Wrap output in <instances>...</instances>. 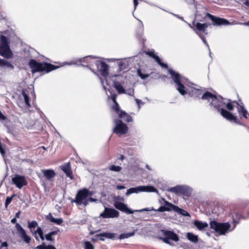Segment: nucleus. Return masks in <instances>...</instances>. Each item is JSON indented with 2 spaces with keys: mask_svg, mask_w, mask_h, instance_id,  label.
I'll use <instances>...</instances> for the list:
<instances>
[{
  "mask_svg": "<svg viewBox=\"0 0 249 249\" xmlns=\"http://www.w3.org/2000/svg\"><path fill=\"white\" fill-rule=\"evenodd\" d=\"M29 65L32 69L33 73L42 71L49 72L58 68L57 66L46 62L44 63H38L34 59H31L29 61Z\"/></svg>",
  "mask_w": 249,
  "mask_h": 249,
  "instance_id": "obj_1",
  "label": "nucleus"
},
{
  "mask_svg": "<svg viewBox=\"0 0 249 249\" xmlns=\"http://www.w3.org/2000/svg\"><path fill=\"white\" fill-rule=\"evenodd\" d=\"M216 101L215 104H210L213 107L217 109L218 111L220 112L221 115L227 120L230 121H234L237 123L236 117L234 116L232 113H230L226 109L222 108L225 103L223 101V98L219 96V98L216 97ZM240 124V123H238Z\"/></svg>",
  "mask_w": 249,
  "mask_h": 249,
  "instance_id": "obj_2",
  "label": "nucleus"
},
{
  "mask_svg": "<svg viewBox=\"0 0 249 249\" xmlns=\"http://www.w3.org/2000/svg\"><path fill=\"white\" fill-rule=\"evenodd\" d=\"M168 71L171 75V77L177 86V89L178 92L182 95H184L187 93V91L185 89V87L183 85V83L186 81V79L178 73L174 71L172 69H168Z\"/></svg>",
  "mask_w": 249,
  "mask_h": 249,
  "instance_id": "obj_3",
  "label": "nucleus"
},
{
  "mask_svg": "<svg viewBox=\"0 0 249 249\" xmlns=\"http://www.w3.org/2000/svg\"><path fill=\"white\" fill-rule=\"evenodd\" d=\"M9 39L3 35L0 36V54L6 58L12 57L13 53L9 46Z\"/></svg>",
  "mask_w": 249,
  "mask_h": 249,
  "instance_id": "obj_4",
  "label": "nucleus"
},
{
  "mask_svg": "<svg viewBox=\"0 0 249 249\" xmlns=\"http://www.w3.org/2000/svg\"><path fill=\"white\" fill-rule=\"evenodd\" d=\"M167 191L176 195H181L187 197L190 196L193 192V189L186 185H178L169 188Z\"/></svg>",
  "mask_w": 249,
  "mask_h": 249,
  "instance_id": "obj_5",
  "label": "nucleus"
},
{
  "mask_svg": "<svg viewBox=\"0 0 249 249\" xmlns=\"http://www.w3.org/2000/svg\"><path fill=\"white\" fill-rule=\"evenodd\" d=\"M210 228L219 235H224L229 231L231 225L228 222L218 223L215 220L210 222Z\"/></svg>",
  "mask_w": 249,
  "mask_h": 249,
  "instance_id": "obj_6",
  "label": "nucleus"
},
{
  "mask_svg": "<svg viewBox=\"0 0 249 249\" xmlns=\"http://www.w3.org/2000/svg\"><path fill=\"white\" fill-rule=\"evenodd\" d=\"M88 196L89 190L85 188H83L77 192L75 199H72L71 202H75L78 205L83 204L87 206L89 204Z\"/></svg>",
  "mask_w": 249,
  "mask_h": 249,
  "instance_id": "obj_7",
  "label": "nucleus"
},
{
  "mask_svg": "<svg viewBox=\"0 0 249 249\" xmlns=\"http://www.w3.org/2000/svg\"><path fill=\"white\" fill-rule=\"evenodd\" d=\"M156 192L158 191L156 188L152 186H139L136 187H132L128 189L125 193L126 196H129L132 194H138L140 192Z\"/></svg>",
  "mask_w": 249,
  "mask_h": 249,
  "instance_id": "obj_8",
  "label": "nucleus"
},
{
  "mask_svg": "<svg viewBox=\"0 0 249 249\" xmlns=\"http://www.w3.org/2000/svg\"><path fill=\"white\" fill-rule=\"evenodd\" d=\"M113 122L115 124V126L113 128V133L118 136H121L127 133L128 127L125 124L122 122V120L115 119Z\"/></svg>",
  "mask_w": 249,
  "mask_h": 249,
  "instance_id": "obj_9",
  "label": "nucleus"
},
{
  "mask_svg": "<svg viewBox=\"0 0 249 249\" xmlns=\"http://www.w3.org/2000/svg\"><path fill=\"white\" fill-rule=\"evenodd\" d=\"M15 227L18 236L25 243L29 244L31 241V238L27 235L26 231L19 223H16Z\"/></svg>",
  "mask_w": 249,
  "mask_h": 249,
  "instance_id": "obj_10",
  "label": "nucleus"
},
{
  "mask_svg": "<svg viewBox=\"0 0 249 249\" xmlns=\"http://www.w3.org/2000/svg\"><path fill=\"white\" fill-rule=\"evenodd\" d=\"M119 216V213L113 208L105 207L104 211L102 213L100 216L103 218H117Z\"/></svg>",
  "mask_w": 249,
  "mask_h": 249,
  "instance_id": "obj_11",
  "label": "nucleus"
},
{
  "mask_svg": "<svg viewBox=\"0 0 249 249\" xmlns=\"http://www.w3.org/2000/svg\"><path fill=\"white\" fill-rule=\"evenodd\" d=\"M160 232L164 237H160L159 239L162 240V239H166L167 240H172L175 242H178L179 238L178 235L173 231H167L165 230H160Z\"/></svg>",
  "mask_w": 249,
  "mask_h": 249,
  "instance_id": "obj_12",
  "label": "nucleus"
},
{
  "mask_svg": "<svg viewBox=\"0 0 249 249\" xmlns=\"http://www.w3.org/2000/svg\"><path fill=\"white\" fill-rule=\"evenodd\" d=\"M12 181L18 189H21L24 186L27 184V181L25 177L18 174H16L14 177L12 178Z\"/></svg>",
  "mask_w": 249,
  "mask_h": 249,
  "instance_id": "obj_13",
  "label": "nucleus"
},
{
  "mask_svg": "<svg viewBox=\"0 0 249 249\" xmlns=\"http://www.w3.org/2000/svg\"><path fill=\"white\" fill-rule=\"evenodd\" d=\"M94 64L98 69L101 74L104 77H106L108 74V65L105 62L98 60H94Z\"/></svg>",
  "mask_w": 249,
  "mask_h": 249,
  "instance_id": "obj_14",
  "label": "nucleus"
},
{
  "mask_svg": "<svg viewBox=\"0 0 249 249\" xmlns=\"http://www.w3.org/2000/svg\"><path fill=\"white\" fill-rule=\"evenodd\" d=\"M206 16L208 17L213 21V25L216 26H220L222 25H228L230 22L227 20L220 18L215 17V16L207 13Z\"/></svg>",
  "mask_w": 249,
  "mask_h": 249,
  "instance_id": "obj_15",
  "label": "nucleus"
},
{
  "mask_svg": "<svg viewBox=\"0 0 249 249\" xmlns=\"http://www.w3.org/2000/svg\"><path fill=\"white\" fill-rule=\"evenodd\" d=\"M114 206L116 209L128 214H132L133 213L135 212H139V210H131L128 208L127 205L119 201H115L114 203Z\"/></svg>",
  "mask_w": 249,
  "mask_h": 249,
  "instance_id": "obj_16",
  "label": "nucleus"
},
{
  "mask_svg": "<svg viewBox=\"0 0 249 249\" xmlns=\"http://www.w3.org/2000/svg\"><path fill=\"white\" fill-rule=\"evenodd\" d=\"M193 25L196 27L195 29H194V30L196 32H197L199 34L203 33L205 35H207L208 33L207 32L206 29L208 27V24L201 23L199 22L196 23L195 21H193Z\"/></svg>",
  "mask_w": 249,
  "mask_h": 249,
  "instance_id": "obj_17",
  "label": "nucleus"
},
{
  "mask_svg": "<svg viewBox=\"0 0 249 249\" xmlns=\"http://www.w3.org/2000/svg\"><path fill=\"white\" fill-rule=\"evenodd\" d=\"M202 100H207L210 101L211 100V104H215L216 101V96L212 93L206 91L205 92L201 97Z\"/></svg>",
  "mask_w": 249,
  "mask_h": 249,
  "instance_id": "obj_18",
  "label": "nucleus"
},
{
  "mask_svg": "<svg viewBox=\"0 0 249 249\" xmlns=\"http://www.w3.org/2000/svg\"><path fill=\"white\" fill-rule=\"evenodd\" d=\"M233 103H236L237 105V109L240 117H244L246 119H247V115L248 114V111L245 108L244 106L240 105L238 102L236 101H233Z\"/></svg>",
  "mask_w": 249,
  "mask_h": 249,
  "instance_id": "obj_19",
  "label": "nucleus"
},
{
  "mask_svg": "<svg viewBox=\"0 0 249 249\" xmlns=\"http://www.w3.org/2000/svg\"><path fill=\"white\" fill-rule=\"evenodd\" d=\"M169 210V209H167V208L165 207V205L164 206H160L159 209H155L153 207H148L144 208L141 210H139V212H149V211H154L156 212H165Z\"/></svg>",
  "mask_w": 249,
  "mask_h": 249,
  "instance_id": "obj_20",
  "label": "nucleus"
},
{
  "mask_svg": "<svg viewBox=\"0 0 249 249\" xmlns=\"http://www.w3.org/2000/svg\"><path fill=\"white\" fill-rule=\"evenodd\" d=\"M195 226L199 231H202L208 227V224L206 222L195 220L194 222Z\"/></svg>",
  "mask_w": 249,
  "mask_h": 249,
  "instance_id": "obj_21",
  "label": "nucleus"
},
{
  "mask_svg": "<svg viewBox=\"0 0 249 249\" xmlns=\"http://www.w3.org/2000/svg\"><path fill=\"white\" fill-rule=\"evenodd\" d=\"M119 116L120 118L122 119L123 121L126 122H130L132 121V117L127 114L125 111H121L119 114Z\"/></svg>",
  "mask_w": 249,
  "mask_h": 249,
  "instance_id": "obj_22",
  "label": "nucleus"
},
{
  "mask_svg": "<svg viewBox=\"0 0 249 249\" xmlns=\"http://www.w3.org/2000/svg\"><path fill=\"white\" fill-rule=\"evenodd\" d=\"M113 86L119 94L125 93V90L121 83L118 81H114Z\"/></svg>",
  "mask_w": 249,
  "mask_h": 249,
  "instance_id": "obj_23",
  "label": "nucleus"
},
{
  "mask_svg": "<svg viewBox=\"0 0 249 249\" xmlns=\"http://www.w3.org/2000/svg\"><path fill=\"white\" fill-rule=\"evenodd\" d=\"M5 66L11 69H13L14 68V66L7 60L0 58V67H4Z\"/></svg>",
  "mask_w": 249,
  "mask_h": 249,
  "instance_id": "obj_24",
  "label": "nucleus"
},
{
  "mask_svg": "<svg viewBox=\"0 0 249 249\" xmlns=\"http://www.w3.org/2000/svg\"><path fill=\"white\" fill-rule=\"evenodd\" d=\"M116 234L110 233V232H103L96 235V236L98 237H104L108 239H113L115 237Z\"/></svg>",
  "mask_w": 249,
  "mask_h": 249,
  "instance_id": "obj_25",
  "label": "nucleus"
},
{
  "mask_svg": "<svg viewBox=\"0 0 249 249\" xmlns=\"http://www.w3.org/2000/svg\"><path fill=\"white\" fill-rule=\"evenodd\" d=\"M164 205H165V207L167 208V209H169V210L167 211V212H170L171 211H175L176 208L177 207V206H176L172 203L166 201L164 199Z\"/></svg>",
  "mask_w": 249,
  "mask_h": 249,
  "instance_id": "obj_26",
  "label": "nucleus"
},
{
  "mask_svg": "<svg viewBox=\"0 0 249 249\" xmlns=\"http://www.w3.org/2000/svg\"><path fill=\"white\" fill-rule=\"evenodd\" d=\"M187 237L189 240L194 243H196L198 241V237L192 233L189 232L187 234Z\"/></svg>",
  "mask_w": 249,
  "mask_h": 249,
  "instance_id": "obj_27",
  "label": "nucleus"
},
{
  "mask_svg": "<svg viewBox=\"0 0 249 249\" xmlns=\"http://www.w3.org/2000/svg\"><path fill=\"white\" fill-rule=\"evenodd\" d=\"M59 231H51L48 234L45 235V239L47 241H54L53 238V236L57 234Z\"/></svg>",
  "mask_w": 249,
  "mask_h": 249,
  "instance_id": "obj_28",
  "label": "nucleus"
},
{
  "mask_svg": "<svg viewBox=\"0 0 249 249\" xmlns=\"http://www.w3.org/2000/svg\"><path fill=\"white\" fill-rule=\"evenodd\" d=\"M175 212L184 216H191L190 214L186 211L179 208L178 206L176 208Z\"/></svg>",
  "mask_w": 249,
  "mask_h": 249,
  "instance_id": "obj_29",
  "label": "nucleus"
},
{
  "mask_svg": "<svg viewBox=\"0 0 249 249\" xmlns=\"http://www.w3.org/2000/svg\"><path fill=\"white\" fill-rule=\"evenodd\" d=\"M36 249H56L55 247L53 245L46 246L44 242H43L42 244L37 246L36 247Z\"/></svg>",
  "mask_w": 249,
  "mask_h": 249,
  "instance_id": "obj_30",
  "label": "nucleus"
},
{
  "mask_svg": "<svg viewBox=\"0 0 249 249\" xmlns=\"http://www.w3.org/2000/svg\"><path fill=\"white\" fill-rule=\"evenodd\" d=\"M32 233L33 234H38L42 240H44L45 238V237L44 236L43 230L39 227H37L36 230L34 232H32Z\"/></svg>",
  "mask_w": 249,
  "mask_h": 249,
  "instance_id": "obj_31",
  "label": "nucleus"
},
{
  "mask_svg": "<svg viewBox=\"0 0 249 249\" xmlns=\"http://www.w3.org/2000/svg\"><path fill=\"white\" fill-rule=\"evenodd\" d=\"M60 169H61L62 171L65 172V171H71V164L70 162H69L66 163H64L62 165L60 166Z\"/></svg>",
  "mask_w": 249,
  "mask_h": 249,
  "instance_id": "obj_32",
  "label": "nucleus"
},
{
  "mask_svg": "<svg viewBox=\"0 0 249 249\" xmlns=\"http://www.w3.org/2000/svg\"><path fill=\"white\" fill-rule=\"evenodd\" d=\"M21 93H22V96L24 97V102H25L26 105L28 107H31V105L30 104V102H29V97L28 95L26 94V93L25 92V91L24 90H23L22 91Z\"/></svg>",
  "mask_w": 249,
  "mask_h": 249,
  "instance_id": "obj_33",
  "label": "nucleus"
},
{
  "mask_svg": "<svg viewBox=\"0 0 249 249\" xmlns=\"http://www.w3.org/2000/svg\"><path fill=\"white\" fill-rule=\"evenodd\" d=\"M44 176L48 179L50 180L55 175V172H42Z\"/></svg>",
  "mask_w": 249,
  "mask_h": 249,
  "instance_id": "obj_34",
  "label": "nucleus"
},
{
  "mask_svg": "<svg viewBox=\"0 0 249 249\" xmlns=\"http://www.w3.org/2000/svg\"><path fill=\"white\" fill-rule=\"evenodd\" d=\"M134 234V232L126 233H122L120 235L119 238L120 239H124L125 238H129V237L133 236Z\"/></svg>",
  "mask_w": 249,
  "mask_h": 249,
  "instance_id": "obj_35",
  "label": "nucleus"
},
{
  "mask_svg": "<svg viewBox=\"0 0 249 249\" xmlns=\"http://www.w3.org/2000/svg\"><path fill=\"white\" fill-rule=\"evenodd\" d=\"M90 57H91V56H86L84 58H80V59H78V61L80 63L86 62L87 63L90 64L92 63L91 61H90Z\"/></svg>",
  "mask_w": 249,
  "mask_h": 249,
  "instance_id": "obj_36",
  "label": "nucleus"
},
{
  "mask_svg": "<svg viewBox=\"0 0 249 249\" xmlns=\"http://www.w3.org/2000/svg\"><path fill=\"white\" fill-rule=\"evenodd\" d=\"M38 224L36 221H28V227L29 228L31 231L32 229L35 228L36 227H37Z\"/></svg>",
  "mask_w": 249,
  "mask_h": 249,
  "instance_id": "obj_37",
  "label": "nucleus"
},
{
  "mask_svg": "<svg viewBox=\"0 0 249 249\" xmlns=\"http://www.w3.org/2000/svg\"><path fill=\"white\" fill-rule=\"evenodd\" d=\"M137 74L142 79H145L149 76L148 74H142L140 69L137 70Z\"/></svg>",
  "mask_w": 249,
  "mask_h": 249,
  "instance_id": "obj_38",
  "label": "nucleus"
},
{
  "mask_svg": "<svg viewBox=\"0 0 249 249\" xmlns=\"http://www.w3.org/2000/svg\"><path fill=\"white\" fill-rule=\"evenodd\" d=\"M16 196L15 194L11 196H7L6 198L5 205L6 207L9 205V204L11 203V201L13 199V198Z\"/></svg>",
  "mask_w": 249,
  "mask_h": 249,
  "instance_id": "obj_39",
  "label": "nucleus"
},
{
  "mask_svg": "<svg viewBox=\"0 0 249 249\" xmlns=\"http://www.w3.org/2000/svg\"><path fill=\"white\" fill-rule=\"evenodd\" d=\"M228 101L229 102L227 103H225V104H224V105L226 106V107L228 110H229L230 111H232L234 109V106L231 103L230 100H228Z\"/></svg>",
  "mask_w": 249,
  "mask_h": 249,
  "instance_id": "obj_40",
  "label": "nucleus"
},
{
  "mask_svg": "<svg viewBox=\"0 0 249 249\" xmlns=\"http://www.w3.org/2000/svg\"><path fill=\"white\" fill-rule=\"evenodd\" d=\"M196 34L200 37V38L202 39V41L204 42V43L207 46L208 48V49L209 51H210L209 46L208 44L207 43L205 37L201 34L198 33L197 32H196Z\"/></svg>",
  "mask_w": 249,
  "mask_h": 249,
  "instance_id": "obj_41",
  "label": "nucleus"
},
{
  "mask_svg": "<svg viewBox=\"0 0 249 249\" xmlns=\"http://www.w3.org/2000/svg\"><path fill=\"white\" fill-rule=\"evenodd\" d=\"M109 169L112 171H120L122 168L119 166L111 165L109 167Z\"/></svg>",
  "mask_w": 249,
  "mask_h": 249,
  "instance_id": "obj_42",
  "label": "nucleus"
},
{
  "mask_svg": "<svg viewBox=\"0 0 249 249\" xmlns=\"http://www.w3.org/2000/svg\"><path fill=\"white\" fill-rule=\"evenodd\" d=\"M85 249H94V247L92 244L89 241H86L85 242Z\"/></svg>",
  "mask_w": 249,
  "mask_h": 249,
  "instance_id": "obj_43",
  "label": "nucleus"
},
{
  "mask_svg": "<svg viewBox=\"0 0 249 249\" xmlns=\"http://www.w3.org/2000/svg\"><path fill=\"white\" fill-rule=\"evenodd\" d=\"M113 109L119 114L121 110H120V107L118 103H114Z\"/></svg>",
  "mask_w": 249,
  "mask_h": 249,
  "instance_id": "obj_44",
  "label": "nucleus"
},
{
  "mask_svg": "<svg viewBox=\"0 0 249 249\" xmlns=\"http://www.w3.org/2000/svg\"><path fill=\"white\" fill-rule=\"evenodd\" d=\"M63 221V220L62 218H54V220L53 223H54L58 225H60L62 223Z\"/></svg>",
  "mask_w": 249,
  "mask_h": 249,
  "instance_id": "obj_45",
  "label": "nucleus"
},
{
  "mask_svg": "<svg viewBox=\"0 0 249 249\" xmlns=\"http://www.w3.org/2000/svg\"><path fill=\"white\" fill-rule=\"evenodd\" d=\"M46 218H47L48 220H50L51 222H53V221L54 220V218H54V217L53 216L52 214L51 213H49V214H48V215H47L46 216Z\"/></svg>",
  "mask_w": 249,
  "mask_h": 249,
  "instance_id": "obj_46",
  "label": "nucleus"
},
{
  "mask_svg": "<svg viewBox=\"0 0 249 249\" xmlns=\"http://www.w3.org/2000/svg\"><path fill=\"white\" fill-rule=\"evenodd\" d=\"M125 93L130 96H134V89H129Z\"/></svg>",
  "mask_w": 249,
  "mask_h": 249,
  "instance_id": "obj_47",
  "label": "nucleus"
},
{
  "mask_svg": "<svg viewBox=\"0 0 249 249\" xmlns=\"http://www.w3.org/2000/svg\"><path fill=\"white\" fill-rule=\"evenodd\" d=\"M163 242H164L165 243L168 244L170 246H174V244L171 242L169 240H167L166 239H162Z\"/></svg>",
  "mask_w": 249,
  "mask_h": 249,
  "instance_id": "obj_48",
  "label": "nucleus"
},
{
  "mask_svg": "<svg viewBox=\"0 0 249 249\" xmlns=\"http://www.w3.org/2000/svg\"><path fill=\"white\" fill-rule=\"evenodd\" d=\"M117 95L115 94L111 95V99L114 103H117L116 101Z\"/></svg>",
  "mask_w": 249,
  "mask_h": 249,
  "instance_id": "obj_49",
  "label": "nucleus"
},
{
  "mask_svg": "<svg viewBox=\"0 0 249 249\" xmlns=\"http://www.w3.org/2000/svg\"><path fill=\"white\" fill-rule=\"evenodd\" d=\"M66 176L70 178L71 179L73 178L72 172H65Z\"/></svg>",
  "mask_w": 249,
  "mask_h": 249,
  "instance_id": "obj_50",
  "label": "nucleus"
},
{
  "mask_svg": "<svg viewBox=\"0 0 249 249\" xmlns=\"http://www.w3.org/2000/svg\"><path fill=\"white\" fill-rule=\"evenodd\" d=\"M147 54L151 57H152L153 58H154V56H155L156 55L154 53V51H150V52H148L147 53Z\"/></svg>",
  "mask_w": 249,
  "mask_h": 249,
  "instance_id": "obj_51",
  "label": "nucleus"
},
{
  "mask_svg": "<svg viewBox=\"0 0 249 249\" xmlns=\"http://www.w3.org/2000/svg\"><path fill=\"white\" fill-rule=\"evenodd\" d=\"M135 101L137 104V105L138 106V107L140 108V104H143V102H142V100H139L138 99H137L136 98L135 99Z\"/></svg>",
  "mask_w": 249,
  "mask_h": 249,
  "instance_id": "obj_52",
  "label": "nucleus"
},
{
  "mask_svg": "<svg viewBox=\"0 0 249 249\" xmlns=\"http://www.w3.org/2000/svg\"><path fill=\"white\" fill-rule=\"evenodd\" d=\"M171 14H172L173 16H174L175 17H176L177 18L180 19V20H182L185 22H186L184 19H183V18L182 17H180L179 16V15H177V14H173L172 13H170Z\"/></svg>",
  "mask_w": 249,
  "mask_h": 249,
  "instance_id": "obj_53",
  "label": "nucleus"
},
{
  "mask_svg": "<svg viewBox=\"0 0 249 249\" xmlns=\"http://www.w3.org/2000/svg\"><path fill=\"white\" fill-rule=\"evenodd\" d=\"M154 59L155 60V61L160 65V63L161 62V60L160 58V57L157 56V55H156L155 56H154Z\"/></svg>",
  "mask_w": 249,
  "mask_h": 249,
  "instance_id": "obj_54",
  "label": "nucleus"
},
{
  "mask_svg": "<svg viewBox=\"0 0 249 249\" xmlns=\"http://www.w3.org/2000/svg\"><path fill=\"white\" fill-rule=\"evenodd\" d=\"M160 65L161 67H162V68H164V69H167V68H168V67L167 64H165V63H162V62H161L160 63Z\"/></svg>",
  "mask_w": 249,
  "mask_h": 249,
  "instance_id": "obj_55",
  "label": "nucleus"
},
{
  "mask_svg": "<svg viewBox=\"0 0 249 249\" xmlns=\"http://www.w3.org/2000/svg\"><path fill=\"white\" fill-rule=\"evenodd\" d=\"M6 117L4 115L2 114V113L0 111V119L1 120H6Z\"/></svg>",
  "mask_w": 249,
  "mask_h": 249,
  "instance_id": "obj_56",
  "label": "nucleus"
},
{
  "mask_svg": "<svg viewBox=\"0 0 249 249\" xmlns=\"http://www.w3.org/2000/svg\"><path fill=\"white\" fill-rule=\"evenodd\" d=\"M189 4H193L195 2V0H185Z\"/></svg>",
  "mask_w": 249,
  "mask_h": 249,
  "instance_id": "obj_57",
  "label": "nucleus"
},
{
  "mask_svg": "<svg viewBox=\"0 0 249 249\" xmlns=\"http://www.w3.org/2000/svg\"><path fill=\"white\" fill-rule=\"evenodd\" d=\"M89 202L90 201V202H96L97 201H98V200L97 199H95V198H93L92 197H89Z\"/></svg>",
  "mask_w": 249,
  "mask_h": 249,
  "instance_id": "obj_58",
  "label": "nucleus"
},
{
  "mask_svg": "<svg viewBox=\"0 0 249 249\" xmlns=\"http://www.w3.org/2000/svg\"><path fill=\"white\" fill-rule=\"evenodd\" d=\"M133 1H134V10H135L138 4V0H133Z\"/></svg>",
  "mask_w": 249,
  "mask_h": 249,
  "instance_id": "obj_59",
  "label": "nucleus"
},
{
  "mask_svg": "<svg viewBox=\"0 0 249 249\" xmlns=\"http://www.w3.org/2000/svg\"><path fill=\"white\" fill-rule=\"evenodd\" d=\"M8 246V244L6 242H2L1 243L0 248H2L3 247H7Z\"/></svg>",
  "mask_w": 249,
  "mask_h": 249,
  "instance_id": "obj_60",
  "label": "nucleus"
},
{
  "mask_svg": "<svg viewBox=\"0 0 249 249\" xmlns=\"http://www.w3.org/2000/svg\"><path fill=\"white\" fill-rule=\"evenodd\" d=\"M117 188L119 190H122L125 188V187L124 186L122 185H118L117 186Z\"/></svg>",
  "mask_w": 249,
  "mask_h": 249,
  "instance_id": "obj_61",
  "label": "nucleus"
},
{
  "mask_svg": "<svg viewBox=\"0 0 249 249\" xmlns=\"http://www.w3.org/2000/svg\"><path fill=\"white\" fill-rule=\"evenodd\" d=\"M123 62H120L119 63V68H120V70L123 69Z\"/></svg>",
  "mask_w": 249,
  "mask_h": 249,
  "instance_id": "obj_62",
  "label": "nucleus"
},
{
  "mask_svg": "<svg viewBox=\"0 0 249 249\" xmlns=\"http://www.w3.org/2000/svg\"><path fill=\"white\" fill-rule=\"evenodd\" d=\"M239 24H241V25H244L246 26H249V21H248V22H244V23H240Z\"/></svg>",
  "mask_w": 249,
  "mask_h": 249,
  "instance_id": "obj_63",
  "label": "nucleus"
},
{
  "mask_svg": "<svg viewBox=\"0 0 249 249\" xmlns=\"http://www.w3.org/2000/svg\"><path fill=\"white\" fill-rule=\"evenodd\" d=\"M244 4L249 7V0H246V1L244 2Z\"/></svg>",
  "mask_w": 249,
  "mask_h": 249,
  "instance_id": "obj_64",
  "label": "nucleus"
}]
</instances>
